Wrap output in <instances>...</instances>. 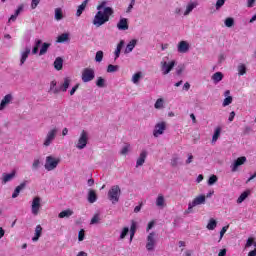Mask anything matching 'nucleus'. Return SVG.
<instances>
[{"label":"nucleus","mask_w":256,"mask_h":256,"mask_svg":"<svg viewBox=\"0 0 256 256\" xmlns=\"http://www.w3.org/2000/svg\"><path fill=\"white\" fill-rule=\"evenodd\" d=\"M106 6L107 1H102L96 7L97 13L92 20V25H94V27H102V25H105V23H109V20L111 19V17H113L115 11L111 7Z\"/></svg>","instance_id":"1"},{"label":"nucleus","mask_w":256,"mask_h":256,"mask_svg":"<svg viewBox=\"0 0 256 256\" xmlns=\"http://www.w3.org/2000/svg\"><path fill=\"white\" fill-rule=\"evenodd\" d=\"M119 197H121V188L119 185H114L108 191V199L112 203H119Z\"/></svg>","instance_id":"2"},{"label":"nucleus","mask_w":256,"mask_h":256,"mask_svg":"<svg viewBox=\"0 0 256 256\" xmlns=\"http://www.w3.org/2000/svg\"><path fill=\"white\" fill-rule=\"evenodd\" d=\"M59 163H61V159L55 158L53 156H47L44 167L46 171H53L57 169V165H59Z\"/></svg>","instance_id":"3"},{"label":"nucleus","mask_w":256,"mask_h":256,"mask_svg":"<svg viewBox=\"0 0 256 256\" xmlns=\"http://www.w3.org/2000/svg\"><path fill=\"white\" fill-rule=\"evenodd\" d=\"M89 141V134L87 131L82 130L78 142L76 144L77 149H85L87 147V143Z\"/></svg>","instance_id":"4"},{"label":"nucleus","mask_w":256,"mask_h":256,"mask_svg":"<svg viewBox=\"0 0 256 256\" xmlns=\"http://www.w3.org/2000/svg\"><path fill=\"white\" fill-rule=\"evenodd\" d=\"M93 79H95V70H93V68H85L82 71L83 83H89V81H93Z\"/></svg>","instance_id":"5"},{"label":"nucleus","mask_w":256,"mask_h":256,"mask_svg":"<svg viewBox=\"0 0 256 256\" xmlns=\"http://www.w3.org/2000/svg\"><path fill=\"white\" fill-rule=\"evenodd\" d=\"M56 137H57V128H53L47 133L44 139V142H43L44 147H49V145H51L53 141H55Z\"/></svg>","instance_id":"6"},{"label":"nucleus","mask_w":256,"mask_h":256,"mask_svg":"<svg viewBox=\"0 0 256 256\" xmlns=\"http://www.w3.org/2000/svg\"><path fill=\"white\" fill-rule=\"evenodd\" d=\"M160 65H161L162 74L169 75V73H171V71L173 70V67H175V61H171L169 63L162 61Z\"/></svg>","instance_id":"7"},{"label":"nucleus","mask_w":256,"mask_h":256,"mask_svg":"<svg viewBox=\"0 0 256 256\" xmlns=\"http://www.w3.org/2000/svg\"><path fill=\"white\" fill-rule=\"evenodd\" d=\"M166 129H167V124L165 122L157 123L153 131L154 137H159V135H163Z\"/></svg>","instance_id":"8"},{"label":"nucleus","mask_w":256,"mask_h":256,"mask_svg":"<svg viewBox=\"0 0 256 256\" xmlns=\"http://www.w3.org/2000/svg\"><path fill=\"white\" fill-rule=\"evenodd\" d=\"M156 241H155V232H151L148 236H147V243H146V249L147 251H153L155 249V245H156Z\"/></svg>","instance_id":"9"},{"label":"nucleus","mask_w":256,"mask_h":256,"mask_svg":"<svg viewBox=\"0 0 256 256\" xmlns=\"http://www.w3.org/2000/svg\"><path fill=\"white\" fill-rule=\"evenodd\" d=\"M39 209H41V198L36 196L32 201V214L39 215Z\"/></svg>","instance_id":"10"},{"label":"nucleus","mask_w":256,"mask_h":256,"mask_svg":"<svg viewBox=\"0 0 256 256\" xmlns=\"http://www.w3.org/2000/svg\"><path fill=\"white\" fill-rule=\"evenodd\" d=\"M246 162H247V157L245 156H241L237 158L232 164V172L235 173V171H237V169L241 167V165H245Z\"/></svg>","instance_id":"11"},{"label":"nucleus","mask_w":256,"mask_h":256,"mask_svg":"<svg viewBox=\"0 0 256 256\" xmlns=\"http://www.w3.org/2000/svg\"><path fill=\"white\" fill-rule=\"evenodd\" d=\"M147 150H142L137 161H136V167H143V165L145 164V161L147 159Z\"/></svg>","instance_id":"12"},{"label":"nucleus","mask_w":256,"mask_h":256,"mask_svg":"<svg viewBox=\"0 0 256 256\" xmlns=\"http://www.w3.org/2000/svg\"><path fill=\"white\" fill-rule=\"evenodd\" d=\"M117 28L119 31H127V29H129V21L127 18H121L117 23Z\"/></svg>","instance_id":"13"},{"label":"nucleus","mask_w":256,"mask_h":256,"mask_svg":"<svg viewBox=\"0 0 256 256\" xmlns=\"http://www.w3.org/2000/svg\"><path fill=\"white\" fill-rule=\"evenodd\" d=\"M69 85H71V78L65 77L64 78V83L60 84V86L58 88L59 93H61V91H62V93L67 92V89H69Z\"/></svg>","instance_id":"14"},{"label":"nucleus","mask_w":256,"mask_h":256,"mask_svg":"<svg viewBox=\"0 0 256 256\" xmlns=\"http://www.w3.org/2000/svg\"><path fill=\"white\" fill-rule=\"evenodd\" d=\"M16 172L13 170L10 174L3 173L2 174V183L5 185L6 183H9V181H13L15 179Z\"/></svg>","instance_id":"15"},{"label":"nucleus","mask_w":256,"mask_h":256,"mask_svg":"<svg viewBox=\"0 0 256 256\" xmlns=\"http://www.w3.org/2000/svg\"><path fill=\"white\" fill-rule=\"evenodd\" d=\"M12 99H13V96L11 94H7L6 96H4V98L0 103V111H3V109H5V107H7V105L11 103Z\"/></svg>","instance_id":"16"},{"label":"nucleus","mask_w":256,"mask_h":256,"mask_svg":"<svg viewBox=\"0 0 256 256\" xmlns=\"http://www.w3.org/2000/svg\"><path fill=\"white\" fill-rule=\"evenodd\" d=\"M206 199H207V197L205 195H199L196 198H194L193 201L190 203L194 207H197V205H204Z\"/></svg>","instance_id":"17"},{"label":"nucleus","mask_w":256,"mask_h":256,"mask_svg":"<svg viewBox=\"0 0 256 256\" xmlns=\"http://www.w3.org/2000/svg\"><path fill=\"white\" fill-rule=\"evenodd\" d=\"M25 187H27V182H22L18 185L12 194V199H17V197H19V193H21Z\"/></svg>","instance_id":"18"},{"label":"nucleus","mask_w":256,"mask_h":256,"mask_svg":"<svg viewBox=\"0 0 256 256\" xmlns=\"http://www.w3.org/2000/svg\"><path fill=\"white\" fill-rule=\"evenodd\" d=\"M189 51V43L187 41H180L178 44V53H187Z\"/></svg>","instance_id":"19"},{"label":"nucleus","mask_w":256,"mask_h":256,"mask_svg":"<svg viewBox=\"0 0 256 256\" xmlns=\"http://www.w3.org/2000/svg\"><path fill=\"white\" fill-rule=\"evenodd\" d=\"M30 54H31V48H25V51H23L21 54L20 65L25 64Z\"/></svg>","instance_id":"20"},{"label":"nucleus","mask_w":256,"mask_h":256,"mask_svg":"<svg viewBox=\"0 0 256 256\" xmlns=\"http://www.w3.org/2000/svg\"><path fill=\"white\" fill-rule=\"evenodd\" d=\"M87 3H89V0H84L82 2V5L78 6V9L76 11V17H81V15H83V12L85 11V9L87 7Z\"/></svg>","instance_id":"21"},{"label":"nucleus","mask_w":256,"mask_h":256,"mask_svg":"<svg viewBox=\"0 0 256 256\" xmlns=\"http://www.w3.org/2000/svg\"><path fill=\"white\" fill-rule=\"evenodd\" d=\"M42 233H43V227H41V225H37L35 228V235L32 238V241H34V242L39 241V237H41Z\"/></svg>","instance_id":"22"},{"label":"nucleus","mask_w":256,"mask_h":256,"mask_svg":"<svg viewBox=\"0 0 256 256\" xmlns=\"http://www.w3.org/2000/svg\"><path fill=\"white\" fill-rule=\"evenodd\" d=\"M54 68L56 71H61L63 69V58L57 57L54 61Z\"/></svg>","instance_id":"23"},{"label":"nucleus","mask_w":256,"mask_h":256,"mask_svg":"<svg viewBox=\"0 0 256 256\" xmlns=\"http://www.w3.org/2000/svg\"><path fill=\"white\" fill-rule=\"evenodd\" d=\"M71 215H73V210L67 209V210H63L62 212H60L58 214V217H59V219H65V217L69 218V217H71Z\"/></svg>","instance_id":"24"},{"label":"nucleus","mask_w":256,"mask_h":256,"mask_svg":"<svg viewBox=\"0 0 256 256\" xmlns=\"http://www.w3.org/2000/svg\"><path fill=\"white\" fill-rule=\"evenodd\" d=\"M136 45H137V40L135 39L131 40L126 46L125 53H131V51L135 49Z\"/></svg>","instance_id":"25"},{"label":"nucleus","mask_w":256,"mask_h":256,"mask_svg":"<svg viewBox=\"0 0 256 256\" xmlns=\"http://www.w3.org/2000/svg\"><path fill=\"white\" fill-rule=\"evenodd\" d=\"M212 81L214 83H219L223 81V73L222 72H216L212 75Z\"/></svg>","instance_id":"26"},{"label":"nucleus","mask_w":256,"mask_h":256,"mask_svg":"<svg viewBox=\"0 0 256 256\" xmlns=\"http://www.w3.org/2000/svg\"><path fill=\"white\" fill-rule=\"evenodd\" d=\"M88 201L90 203H95V201H97V193L95 192V190H89Z\"/></svg>","instance_id":"27"},{"label":"nucleus","mask_w":256,"mask_h":256,"mask_svg":"<svg viewBox=\"0 0 256 256\" xmlns=\"http://www.w3.org/2000/svg\"><path fill=\"white\" fill-rule=\"evenodd\" d=\"M156 205L157 207H165V197L163 194H159L156 199Z\"/></svg>","instance_id":"28"},{"label":"nucleus","mask_w":256,"mask_h":256,"mask_svg":"<svg viewBox=\"0 0 256 256\" xmlns=\"http://www.w3.org/2000/svg\"><path fill=\"white\" fill-rule=\"evenodd\" d=\"M195 7H197V2H191L187 5L186 10L184 12V15H189V13H191V11H193V9H195Z\"/></svg>","instance_id":"29"},{"label":"nucleus","mask_w":256,"mask_h":256,"mask_svg":"<svg viewBox=\"0 0 256 256\" xmlns=\"http://www.w3.org/2000/svg\"><path fill=\"white\" fill-rule=\"evenodd\" d=\"M217 227V220L211 218L207 224V229L209 231H214V229Z\"/></svg>","instance_id":"30"},{"label":"nucleus","mask_w":256,"mask_h":256,"mask_svg":"<svg viewBox=\"0 0 256 256\" xmlns=\"http://www.w3.org/2000/svg\"><path fill=\"white\" fill-rule=\"evenodd\" d=\"M221 136V127H217L212 136V143H216L217 139Z\"/></svg>","instance_id":"31"},{"label":"nucleus","mask_w":256,"mask_h":256,"mask_svg":"<svg viewBox=\"0 0 256 256\" xmlns=\"http://www.w3.org/2000/svg\"><path fill=\"white\" fill-rule=\"evenodd\" d=\"M141 77H143V73L141 72H137L132 76V82L134 83V85L139 84Z\"/></svg>","instance_id":"32"},{"label":"nucleus","mask_w":256,"mask_h":256,"mask_svg":"<svg viewBox=\"0 0 256 256\" xmlns=\"http://www.w3.org/2000/svg\"><path fill=\"white\" fill-rule=\"evenodd\" d=\"M65 41H69V34L63 33L57 37V43H65Z\"/></svg>","instance_id":"33"},{"label":"nucleus","mask_w":256,"mask_h":256,"mask_svg":"<svg viewBox=\"0 0 256 256\" xmlns=\"http://www.w3.org/2000/svg\"><path fill=\"white\" fill-rule=\"evenodd\" d=\"M49 47H51V43H43L39 55H45V53H47V51L49 50Z\"/></svg>","instance_id":"34"},{"label":"nucleus","mask_w":256,"mask_h":256,"mask_svg":"<svg viewBox=\"0 0 256 256\" xmlns=\"http://www.w3.org/2000/svg\"><path fill=\"white\" fill-rule=\"evenodd\" d=\"M135 231H137V224L135 221H132L131 227H130V241L133 240V237H135Z\"/></svg>","instance_id":"35"},{"label":"nucleus","mask_w":256,"mask_h":256,"mask_svg":"<svg viewBox=\"0 0 256 256\" xmlns=\"http://www.w3.org/2000/svg\"><path fill=\"white\" fill-rule=\"evenodd\" d=\"M55 19L56 21H61V19H63V10L61 8L55 9Z\"/></svg>","instance_id":"36"},{"label":"nucleus","mask_w":256,"mask_h":256,"mask_svg":"<svg viewBox=\"0 0 256 256\" xmlns=\"http://www.w3.org/2000/svg\"><path fill=\"white\" fill-rule=\"evenodd\" d=\"M50 91L53 92L55 95H57V93H59V88H57V81L53 80L50 83Z\"/></svg>","instance_id":"37"},{"label":"nucleus","mask_w":256,"mask_h":256,"mask_svg":"<svg viewBox=\"0 0 256 256\" xmlns=\"http://www.w3.org/2000/svg\"><path fill=\"white\" fill-rule=\"evenodd\" d=\"M249 191H244L237 199V203H243L249 197Z\"/></svg>","instance_id":"38"},{"label":"nucleus","mask_w":256,"mask_h":256,"mask_svg":"<svg viewBox=\"0 0 256 256\" xmlns=\"http://www.w3.org/2000/svg\"><path fill=\"white\" fill-rule=\"evenodd\" d=\"M163 103H164L163 98L157 99V101L154 104L155 109H163Z\"/></svg>","instance_id":"39"},{"label":"nucleus","mask_w":256,"mask_h":256,"mask_svg":"<svg viewBox=\"0 0 256 256\" xmlns=\"http://www.w3.org/2000/svg\"><path fill=\"white\" fill-rule=\"evenodd\" d=\"M224 23L227 27H233V25H235V20L232 17H228L225 19Z\"/></svg>","instance_id":"40"},{"label":"nucleus","mask_w":256,"mask_h":256,"mask_svg":"<svg viewBox=\"0 0 256 256\" xmlns=\"http://www.w3.org/2000/svg\"><path fill=\"white\" fill-rule=\"evenodd\" d=\"M95 61L97 63H101V61H103V51L100 50L96 52Z\"/></svg>","instance_id":"41"},{"label":"nucleus","mask_w":256,"mask_h":256,"mask_svg":"<svg viewBox=\"0 0 256 256\" xmlns=\"http://www.w3.org/2000/svg\"><path fill=\"white\" fill-rule=\"evenodd\" d=\"M119 69L118 65H108L107 67V73H115V71H117Z\"/></svg>","instance_id":"42"},{"label":"nucleus","mask_w":256,"mask_h":256,"mask_svg":"<svg viewBox=\"0 0 256 256\" xmlns=\"http://www.w3.org/2000/svg\"><path fill=\"white\" fill-rule=\"evenodd\" d=\"M219 181V178H217V175H212L210 176V178L208 179V185H215V183Z\"/></svg>","instance_id":"43"},{"label":"nucleus","mask_w":256,"mask_h":256,"mask_svg":"<svg viewBox=\"0 0 256 256\" xmlns=\"http://www.w3.org/2000/svg\"><path fill=\"white\" fill-rule=\"evenodd\" d=\"M233 103V97L227 96L223 101V107H227L228 105H231Z\"/></svg>","instance_id":"44"},{"label":"nucleus","mask_w":256,"mask_h":256,"mask_svg":"<svg viewBox=\"0 0 256 256\" xmlns=\"http://www.w3.org/2000/svg\"><path fill=\"white\" fill-rule=\"evenodd\" d=\"M128 234H129V227H124L120 234V239H125V237H127Z\"/></svg>","instance_id":"45"},{"label":"nucleus","mask_w":256,"mask_h":256,"mask_svg":"<svg viewBox=\"0 0 256 256\" xmlns=\"http://www.w3.org/2000/svg\"><path fill=\"white\" fill-rule=\"evenodd\" d=\"M97 87H105V79L102 77H99L98 80L96 81Z\"/></svg>","instance_id":"46"},{"label":"nucleus","mask_w":256,"mask_h":256,"mask_svg":"<svg viewBox=\"0 0 256 256\" xmlns=\"http://www.w3.org/2000/svg\"><path fill=\"white\" fill-rule=\"evenodd\" d=\"M85 240V230L81 229L78 233V241H84Z\"/></svg>","instance_id":"47"},{"label":"nucleus","mask_w":256,"mask_h":256,"mask_svg":"<svg viewBox=\"0 0 256 256\" xmlns=\"http://www.w3.org/2000/svg\"><path fill=\"white\" fill-rule=\"evenodd\" d=\"M239 75H245L247 73V68L245 65H241L238 67Z\"/></svg>","instance_id":"48"},{"label":"nucleus","mask_w":256,"mask_h":256,"mask_svg":"<svg viewBox=\"0 0 256 256\" xmlns=\"http://www.w3.org/2000/svg\"><path fill=\"white\" fill-rule=\"evenodd\" d=\"M129 147H131V145H129V144L126 145V146H124V147L122 148L120 154H122V155H127V154L129 153Z\"/></svg>","instance_id":"49"},{"label":"nucleus","mask_w":256,"mask_h":256,"mask_svg":"<svg viewBox=\"0 0 256 256\" xmlns=\"http://www.w3.org/2000/svg\"><path fill=\"white\" fill-rule=\"evenodd\" d=\"M91 225H95L96 223H99V214H96L91 219Z\"/></svg>","instance_id":"50"},{"label":"nucleus","mask_w":256,"mask_h":256,"mask_svg":"<svg viewBox=\"0 0 256 256\" xmlns=\"http://www.w3.org/2000/svg\"><path fill=\"white\" fill-rule=\"evenodd\" d=\"M227 229H229V226H224L220 231V241L223 239V235L227 233Z\"/></svg>","instance_id":"51"},{"label":"nucleus","mask_w":256,"mask_h":256,"mask_svg":"<svg viewBox=\"0 0 256 256\" xmlns=\"http://www.w3.org/2000/svg\"><path fill=\"white\" fill-rule=\"evenodd\" d=\"M39 165H41V161L39 159H35L33 164H32V168L33 169H39Z\"/></svg>","instance_id":"52"},{"label":"nucleus","mask_w":256,"mask_h":256,"mask_svg":"<svg viewBox=\"0 0 256 256\" xmlns=\"http://www.w3.org/2000/svg\"><path fill=\"white\" fill-rule=\"evenodd\" d=\"M41 3V0H32L31 2V9H37V5Z\"/></svg>","instance_id":"53"},{"label":"nucleus","mask_w":256,"mask_h":256,"mask_svg":"<svg viewBox=\"0 0 256 256\" xmlns=\"http://www.w3.org/2000/svg\"><path fill=\"white\" fill-rule=\"evenodd\" d=\"M226 0H217L216 2V9H221L223 5H225Z\"/></svg>","instance_id":"54"},{"label":"nucleus","mask_w":256,"mask_h":256,"mask_svg":"<svg viewBox=\"0 0 256 256\" xmlns=\"http://www.w3.org/2000/svg\"><path fill=\"white\" fill-rule=\"evenodd\" d=\"M79 89V84H76L71 90H70V95L73 96L75 95V91Z\"/></svg>","instance_id":"55"},{"label":"nucleus","mask_w":256,"mask_h":256,"mask_svg":"<svg viewBox=\"0 0 256 256\" xmlns=\"http://www.w3.org/2000/svg\"><path fill=\"white\" fill-rule=\"evenodd\" d=\"M193 207H195L191 202L188 204V209L186 210V213H192Z\"/></svg>","instance_id":"56"},{"label":"nucleus","mask_w":256,"mask_h":256,"mask_svg":"<svg viewBox=\"0 0 256 256\" xmlns=\"http://www.w3.org/2000/svg\"><path fill=\"white\" fill-rule=\"evenodd\" d=\"M177 163H179V158H173L171 161L172 167H177Z\"/></svg>","instance_id":"57"},{"label":"nucleus","mask_w":256,"mask_h":256,"mask_svg":"<svg viewBox=\"0 0 256 256\" xmlns=\"http://www.w3.org/2000/svg\"><path fill=\"white\" fill-rule=\"evenodd\" d=\"M21 11H23V5H20V6L17 8V10L15 11V15H16L17 17H19V14L21 13Z\"/></svg>","instance_id":"58"},{"label":"nucleus","mask_w":256,"mask_h":256,"mask_svg":"<svg viewBox=\"0 0 256 256\" xmlns=\"http://www.w3.org/2000/svg\"><path fill=\"white\" fill-rule=\"evenodd\" d=\"M125 45V42L123 41V40H121L119 43H118V45H117V48L116 49H118V50H120L121 51V49H123V46Z\"/></svg>","instance_id":"59"},{"label":"nucleus","mask_w":256,"mask_h":256,"mask_svg":"<svg viewBox=\"0 0 256 256\" xmlns=\"http://www.w3.org/2000/svg\"><path fill=\"white\" fill-rule=\"evenodd\" d=\"M253 238H248L247 242H246V247H251V245H253Z\"/></svg>","instance_id":"60"},{"label":"nucleus","mask_w":256,"mask_h":256,"mask_svg":"<svg viewBox=\"0 0 256 256\" xmlns=\"http://www.w3.org/2000/svg\"><path fill=\"white\" fill-rule=\"evenodd\" d=\"M227 255V249H222L220 250V252L218 253V256H226Z\"/></svg>","instance_id":"61"},{"label":"nucleus","mask_w":256,"mask_h":256,"mask_svg":"<svg viewBox=\"0 0 256 256\" xmlns=\"http://www.w3.org/2000/svg\"><path fill=\"white\" fill-rule=\"evenodd\" d=\"M233 119H235V111H232L229 115L228 121H233Z\"/></svg>","instance_id":"62"},{"label":"nucleus","mask_w":256,"mask_h":256,"mask_svg":"<svg viewBox=\"0 0 256 256\" xmlns=\"http://www.w3.org/2000/svg\"><path fill=\"white\" fill-rule=\"evenodd\" d=\"M77 256H89V255H88L87 252H85V251H80V252L77 254Z\"/></svg>","instance_id":"63"},{"label":"nucleus","mask_w":256,"mask_h":256,"mask_svg":"<svg viewBox=\"0 0 256 256\" xmlns=\"http://www.w3.org/2000/svg\"><path fill=\"white\" fill-rule=\"evenodd\" d=\"M248 256H256V249L250 251Z\"/></svg>","instance_id":"64"}]
</instances>
